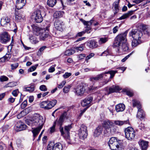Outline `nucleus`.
<instances>
[{
    "mask_svg": "<svg viewBox=\"0 0 150 150\" xmlns=\"http://www.w3.org/2000/svg\"><path fill=\"white\" fill-rule=\"evenodd\" d=\"M62 147L61 144L56 143L54 144L53 150H62Z\"/></svg>",
    "mask_w": 150,
    "mask_h": 150,
    "instance_id": "nucleus-34",
    "label": "nucleus"
},
{
    "mask_svg": "<svg viewBox=\"0 0 150 150\" xmlns=\"http://www.w3.org/2000/svg\"><path fill=\"white\" fill-rule=\"evenodd\" d=\"M57 103V101L56 100H54L52 101H50V106L51 108H52Z\"/></svg>",
    "mask_w": 150,
    "mask_h": 150,
    "instance_id": "nucleus-48",
    "label": "nucleus"
},
{
    "mask_svg": "<svg viewBox=\"0 0 150 150\" xmlns=\"http://www.w3.org/2000/svg\"><path fill=\"white\" fill-rule=\"evenodd\" d=\"M125 136L128 140H132L134 139L136 135L134 129L131 127H128L125 130Z\"/></svg>",
    "mask_w": 150,
    "mask_h": 150,
    "instance_id": "nucleus-6",
    "label": "nucleus"
},
{
    "mask_svg": "<svg viewBox=\"0 0 150 150\" xmlns=\"http://www.w3.org/2000/svg\"><path fill=\"white\" fill-rule=\"evenodd\" d=\"M75 52L74 50L73 49H68L66 50L64 53V55L66 56H69L74 54Z\"/></svg>",
    "mask_w": 150,
    "mask_h": 150,
    "instance_id": "nucleus-33",
    "label": "nucleus"
},
{
    "mask_svg": "<svg viewBox=\"0 0 150 150\" xmlns=\"http://www.w3.org/2000/svg\"><path fill=\"white\" fill-rule=\"evenodd\" d=\"M94 54L93 53H91L89 55H88L86 57L85 61L87 62H88V61L91 57H93L94 56Z\"/></svg>",
    "mask_w": 150,
    "mask_h": 150,
    "instance_id": "nucleus-51",
    "label": "nucleus"
},
{
    "mask_svg": "<svg viewBox=\"0 0 150 150\" xmlns=\"http://www.w3.org/2000/svg\"><path fill=\"white\" fill-rule=\"evenodd\" d=\"M48 31L45 30V32H42V33L39 36L40 39L41 40H44L49 36V34Z\"/></svg>",
    "mask_w": 150,
    "mask_h": 150,
    "instance_id": "nucleus-26",
    "label": "nucleus"
},
{
    "mask_svg": "<svg viewBox=\"0 0 150 150\" xmlns=\"http://www.w3.org/2000/svg\"><path fill=\"white\" fill-rule=\"evenodd\" d=\"M30 42L33 44H36L38 42V40L35 36H32L30 37Z\"/></svg>",
    "mask_w": 150,
    "mask_h": 150,
    "instance_id": "nucleus-44",
    "label": "nucleus"
},
{
    "mask_svg": "<svg viewBox=\"0 0 150 150\" xmlns=\"http://www.w3.org/2000/svg\"><path fill=\"white\" fill-rule=\"evenodd\" d=\"M32 18H34L36 23H40L43 21V17L41 14V10L38 9L35 11L32 15Z\"/></svg>",
    "mask_w": 150,
    "mask_h": 150,
    "instance_id": "nucleus-9",
    "label": "nucleus"
},
{
    "mask_svg": "<svg viewBox=\"0 0 150 150\" xmlns=\"http://www.w3.org/2000/svg\"><path fill=\"white\" fill-rule=\"evenodd\" d=\"M74 48L77 52H79V51H82L83 50L84 47L83 46H81L77 47Z\"/></svg>",
    "mask_w": 150,
    "mask_h": 150,
    "instance_id": "nucleus-55",
    "label": "nucleus"
},
{
    "mask_svg": "<svg viewBox=\"0 0 150 150\" xmlns=\"http://www.w3.org/2000/svg\"><path fill=\"white\" fill-rule=\"evenodd\" d=\"M127 33L125 32L117 36L115 38L114 45L115 47H119L118 50L127 52L129 50L128 45L126 42Z\"/></svg>",
    "mask_w": 150,
    "mask_h": 150,
    "instance_id": "nucleus-2",
    "label": "nucleus"
},
{
    "mask_svg": "<svg viewBox=\"0 0 150 150\" xmlns=\"http://www.w3.org/2000/svg\"><path fill=\"white\" fill-rule=\"evenodd\" d=\"M38 65V64H36L34 66L31 67L29 69H28V71L30 72H32L34 71L36 69Z\"/></svg>",
    "mask_w": 150,
    "mask_h": 150,
    "instance_id": "nucleus-50",
    "label": "nucleus"
},
{
    "mask_svg": "<svg viewBox=\"0 0 150 150\" xmlns=\"http://www.w3.org/2000/svg\"><path fill=\"white\" fill-rule=\"evenodd\" d=\"M143 35L142 31L138 29H133L129 32V36L132 37L133 39L140 40Z\"/></svg>",
    "mask_w": 150,
    "mask_h": 150,
    "instance_id": "nucleus-8",
    "label": "nucleus"
},
{
    "mask_svg": "<svg viewBox=\"0 0 150 150\" xmlns=\"http://www.w3.org/2000/svg\"><path fill=\"white\" fill-rule=\"evenodd\" d=\"M27 124L32 127H37L34 128L32 132L33 134V140L38 134L42 128L44 123V119L40 115L35 114L34 115L31 120L26 122Z\"/></svg>",
    "mask_w": 150,
    "mask_h": 150,
    "instance_id": "nucleus-1",
    "label": "nucleus"
},
{
    "mask_svg": "<svg viewBox=\"0 0 150 150\" xmlns=\"http://www.w3.org/2000/svg\"><path fill=\"white\" fill-rule=\"evenodd\" d=\"M26 3V0H17L16 3V7L18 9L22 8Z\"/></svg>",
    "mask_w": 150,
    "mask_h": 150,
    "instance_id": "nucleus-20",
    "label": "nucleus"
},
{
    "mask_svg": "<svg viewBox=\"0 0 150 150\" xmlns=\"http://www.w3.org/2000/svg\"><path fill=\"white\" fill-rule=\"evenodd\" d=\"M80 21L82 22L84 25H86L87 27H90V26L92 24L93 21V20H91L89 21H86L82 19H81Z\"/></svg>",
    "mask_w": 150,
    "mask_h": 150,
    "instance_id": "nucleus-39",
    "label": "nucleus"
},
{
    "mask_svg": "<svg viewBox=\"0 0 150 150\" xmlns=\"http://www.w3.org/2000/svg\"><path fill=\"white\" fill-rule=\"evenodd\" d=\"M108 40V38L106 37L100 38L98 40V43L100 45H102L106 42Z\"/></svg>",
    "mask_w": 150,
    "mask_h": 150,
    "instance_id": "nucleus-41",
    "label": "nucleus"
},
{
    "mask_svg": "<svg viewBox=\"0 0 150 150\" xmlns=\"http://www.w3.org/2000/svg\"><path fill=\"white\" fill-rule=\"evenodd\" d=\"M138 109L137 117L139 119L144 118L145 116V114L143 110L142 109V107L138 108Z\"/></svg>",
    "mask_w": 150,
    "mask_h": 150,
    "instance_id": "nucleus-25",
    "label": "nucleus"
},
{
    "mask_svg": "<svg viewBox=\"0 0 150 150\" xmlns=\"http://www.w3.org/2000/svg\"><path fill=\"white\" fill-rule=\"evenodd\" d=\"M86 56V54H81L78 56V57L79 59H84Z\"/></svg>",
    "mask_w": 150,
    "mask_h": 150,
    "instance_id": "nucleus-63",
    "label": "nucleus"
},
{
    "mask_svg": "<svg viewBox=\"0 0 150 150\" xmlns=\"http://www.w3.org/2000/svg\"><path fill=\"white\" fill-rule=\"evenodd\" d=\"M119 28V27L117 26L114 27L113 29V32L114 33H116L117 31H118V29Z\"/></svg>",
    "mask_w": 150,
    "mask_h": 150,
    "instance_id": "nucleus-64",
    "label": "nucleus"
},
{
    "mask_svg": "<svg viewBox=\"0 0 150 150\" xmlns=\"http://www.w3.org/2000/svg\"><path fill=\"white\" fill-rule=\"evenodd\" d=\"M47 47L46 46H43L41 47L39 50V51L37 53V55H41L42 52Z\"/></svg>",
    "mask_w": 150,
    "mask_h": 150,
    "instance_id": "nucleus-49",
    "label": "nucleus"
},
{
    "mask_svg": "<svg viewBox=\"0 0 150 150\" xmlns=\"http://www.w3.org/2000/svg\"><path fill=\"white\" fill-rule=\"evenodd\" d=\"M135 11V10H132L129 11L127 13L123 14L121 17H120L119 18V19L120 20H121L122 19H126L128 18L130 16H131Z\"/></svg>",
    "mask_w": 150,
    "mask_h": 150,
    "instance_id": "nucleus-29",
    "label": "nucleus"
},
{
    "mask_svg": "<svg viewBox=\"0 0 150 150\" xmlns=\"http://www.w3.org/2000/svg\"><path fill=\"white\" fill-rule=\"evenodd\" d=\"M142 150H147L148 147V142L141 140L139 142Z\"/></svg>",
    "mask_w": 150,
    "mask_h": 150,
    "instance_id": "nucleus-22",
    "label": "nucleus"
},
{
    "mask_svg": "<svg viewBox=\"0 0 150 150\" xmlns=\"http://www.w3.org/2000/svg\"><path fill=\"white\" fill-rule=\"evenodd\" d=\"M27 104V101L26 100H24L21 105V108L22 109L25 108L26 107Z\"/></svg>",
    "mask_w": 150,
    "mask_h": 150,
    "instance_id": "nucleus-52",
    "label": "nucleus"
},
{
    "mask_svg": "<svg viewBox=\"0 0 150 150\" xmlns=\"http://www.w3.org/2000/svg\"><path fill=\"white\" fill-rule=\"evenodd\" d=\"M64 14L63 11H56L54 14L53 16L54 18H60L62 17Z\"/></svg>",
    "mask_w": 150,
    "mask_h": 150,
    "instance_id": "nucleus-30",
    "label": "nucleus"
},
{
    "mask_svg": "<svg viewBox=\"0 0 150 150\" xmlns=\"http://www.w3.org/2000/svg\"><path fill=\"white\" fill-rule=\"evenodd\" d=\"M105 91H107V93H105V94L108 95L109 94L113 93L114 92H116L120 90L119 87L118 86L113 85L111 87H110L109 89V91H108V88H105Z\"/></svg>",
    "mask_w": 150,
    "mask_h": 150,
    "instance_id": "nucleus-14",
    "label": "nucleus"
},
{
    "mask_svg": "<svg viewBox=\"0 0 150 150\" xmlns=\"http://www.w3.org/2000/svg\"><path fill=\"white\" fill-rule=\"evenodd\" d=\"M40 89L41 91H46L47 90L46 86L44 85H42L40 86Z\"/></svg>",
    "mask_w": 150,
    "mask_h": 150,
    "instance_id": "nucleus-57",
    "label": "nucleus"
},
{
    "mask_svg": "<svg viewBox=\"0 0 150 150\" xmlns=\"http://www.w3.org/2000/svg\"><path fill=\"white\" fill-rule=\"evenodd\" d=\"M10 40V37L7 32H4L0 34V41L3 44H5Z\"/></svg>",
    "mask_w": 150,
    "mask_h": 150,
    "instance_id": "nucleus-11",
    "label": "nucleus"
},
{
    "mask_svg": "<svg viewBox=\"0 0 150 150\" xmlns=\"http://www.w3.org/2000/svg\"><path fill=\"white\" fill-rule=\"evenodd\" d=\"M140 42V40H138L134 39L132 42V46L133 47H135L139 44Z\"/></svg>",
    "mask_w": 150,
    "mask_h": 150,
    "instance_id": "nucleus-43",
    "label": "nucleus"
},
{
    "mask_svg": "<svg viewBox=\"0 0 150 150\" xmlns=\"http://www.w3.org/2000/svg\"><path fill=\"white\" fill-rule=\"evenodd\" d=\"M17 85V82H9L6 85L4 86V87H13L16 86Z\"/></svg>",
    "mask_w": 150,
    "mask_h": 150,
    "instance_id": "nucleus-37",
    "label": "nucleus"
},
{
    "mask_svg": "<svg viewBox=\"0 0 150 150\" xmlns=\"http://www.w3.org/2000/svg\"><path fill=\"white\" fill-rule=\"evenodd\" d=\"M87 45L90 48H93L97 47V42L94 41H90L88 42Z\"/></svg>",
    "mask_w": 150,
    "mask_h": 150,
    "instance_id": "nucleus-32",
    "label": "nucleus"
},
{
    "mask_svg": "<svg viewBox=\"0 0 150 150\" xmlns=\"http://www.w3.org/2000/svg\"><path fill=\"white\" fill-rule=\"evenodd\" d=\"M66 82L65 81H63L61 83L59 84L58 85V87L59 88H62L63 87V86L65 84Z\"/></svg>",
    "mask_w": 150,
    "mask_h": 150,
    "instance_id": "nucleus-61",
    "label": "nucleus"
},
{
    "mask_svg": "<svg viewBox=\"0 0 150 150\" xmlns=\"http://www.w3.org/2000/svg\"><path fill=\"white\" fill-rule=\"evenodd\" d=\"M18 92L19 91L18 89H16L13 90L12 91V94L13 96L16 97L18 95Z\"/></svg>",
    "mask_w": 150,
    "mask_h": 150,
    "instance_id": "nucleus-56",
    "label": "nucleus"
},
{
    "mask_svg": "<svg viewBox=\"0 0 150 150\" xmlns=\"http://www.w3.org/2000/svg\"><path fill=\"white\" fill-rule=\"evenodd\" d=\"M55 126L56 122H54L52 126L50 127L49 129V130L50 131V133H52L53 132H54L55 131Z\"/></svg>",
    "mask_w": 150,
    "mask_h": 150,
    "instance_id": "nucleus-46",
    "label": "nucleus"
},
{
    "mask_svg": "<svg viewBox=\"0 0 150 150\" xmlns=\"http://www.w3.org/2000/svg\"><path fill=\"white\" fill-rule=\"evenodd\" d=\"M10 18L8 16L4 17L1 20V24L2 26H5L7 24H10Z\"/></svg>",
    "mask_w": 150,
    "mask_h": 150,
    "instance_id": "nucleus-21",
    "label": "nucleus"
},
{
    "mask_svg": "<svg viewBox=\"0 0 150 150\" xmlns=\"http://www.w3.org/2000/svg\"><path fill=\"white\" fill-rule=\"evenodd\" d=\"M40 106L41 108H44L45 110H49L51 108L50 106L49 101L42 102L40 104Z\"/></svg>",
    "mask_w": 150,
    "mask_h": 150,
    "instance_id": "nucleus-23",
    "label": "nucleus"
},
{
    "mask_svg": "<svg viewBox=\"0 0 150 150\" xmlns=\"http://www.w3.org/2000/svg\"><path fill=\"white\" fill-rule=\"evenodd\" d=\"M11 57L10 53L7 54L3 57L0 58V62H4L6 59H9Z\"/></svg>",
    "mask_w": 150,
    "mask_h": 150,
    "instance_id": "nucleus-38",
    "label": "nucleus"
},
{
    "mask_svg": "<svg viewBox=\"0 0 150 150\" xmlns=\"http://www.w3.org/2000/svg\"><path fill=\"white\" fill-rule=\"evenodd\" d=\"M125 105L122 103H120L115 106V109L117 112H122L125 109Z\"/></svg>",
    "mask_w": 150,
    "mask_h": 150,
    "instance_id": "nucleus-28",
    "label": "nucleus"
},
{
    "mask_svg": "<svg viewBox=\"0 0 150 150\" xmlns=\"http://www.w3.org/2000/svg\"><path fill=\"white\" fill-rule=\"evenodd\" d=\"M35 90V87L33 85H31L30 86L24 87L23 91H27L30 93L33 92Z\"/></svg>",
    "mask_w": 150,
    "mask_h": 150,
    "instance_id": "nucleus-31",
    "label": "nucleus"
},
{
    "mask_svg": "<svg viewBox=\"0 0 150 150\" xmlns=\"http://www.w3.org/2000/svg\"><path fill=\"white\" fill-rule=\"evenodd\" d=\"M50 25L49 24L45 28H41L39 27L33 25L32 26L33 29V32L34 34L37 36H40L42 32H45V30L48 31L50 30Z\"/></svg>",
    "mask_w": 150,
    "mask_h": 150,
    "instance_id": "nucleus-7",
    "label": "nucleus"
},
{
    "mask_svg": "<svg viewBox=\"0 0 150 150\" xmlns=\"http://www.w3.org/2000/svg\"><path fill=\"white\" fill-rule=\"evenodd\" d=\"M101 133L99 132H97L96 130H95L94 134L93 136L95 137H98L99 135H100Z\"/></svg>",
    "mask_w": 150,
    "mask_h": 150,
    "instance_id": "nucleus-62",
    "label": "nucleus"
},
{
    "mask_svg": "<svg viewBox=\"0 0 150 150\" xmlns=\"http://www.w3.org/2000/svg\"><path fill=\"white\" fill-rule=\"evenodd\" d=\"M57 2V0H48L47 3L49 6L52 7L56 4Z\"/></svg>",
    "mask_w": 150,
    "mask_h": 150,
    "instance_id": "nucleus-36",
    "label": "nucleus"
},
{
    "mask_svg": "<svg viewBox=\"0 0 150 150\" xmlns=\"http://www.w3.org/2000/svg\"><path fill=\"white\" fill-rule=\"evenodd\" d=\"M88 135L87 127L82 125L79 130V136L80 139H83L87 137Z\"/></svg>",
    "mask_w": 150,
    "mask_h": 150,
    "instance_id": "nucleus-10",
    "label": "nucleus"
},
{
    "mask_svg": "<svg viewBox=\"0 0 150 150\" xmlns=\"http://www.w3.org/2000/svg\"><path fill=\"white\" fill-rule=\"evenodd\" d=\"M67 115V113L66 112H64L60 116L58 120H56V122L57 124L60 126V127H62L63 122L64 121V119Z\"/></svg>",
    "mask_w": 150,
    "mask_h": 150,
    "instance_id": "nucleus-19",
    "label": "nucleus"
},
{
    "mask_svg": "<svg viewBox=\"0 0 150 150\" xmlns=\"http://www.w3.org/2000/svg\"><path fill=\"white\" fill-rule=\"evenodd\" d=\"M93 100L92 97H90L84 99L81 102V105L83 107H90L91 105V102Z\"/></svg>",
    "mask_w": 150,
    "mask_h": 150,
    "instance_id": "nucleus-15",
    "label": "nucleus"
},
{
    "mask_svg": "<svg viewBox=\"0 0 150 150\" xmlns=\"http://www.w3.org/2000/svg\"><path fill=\"white\" fill-rule=\"evenodd\" d=\"M71 86L68 85L67 86H65L63 88V91L65 93H67L69 91V89L71 88Z\"/></svg>",
    "mask_w": 150,
    "mask_h": 150,
    "instance_id": "nucleus-53",
    "label": "nucleus"
},
{
    "mask_svg": "<svg viewBox=\"0 0 150 150\" xmlns=\"http://www.w3.org/2000/svg\"><path fill=\"white\" fill-rule=\"evenodd\" d=\"M103 127L101 126H98L95 130L97 132H99L100 133H102V132L103 131Z\"/></svg>",
    "mask_w": 150,
    "mask_h": 150,
    "instance_id": "nucleus-54",
    "label": "nucleus"
},
{
    "mask_svg": "<svg viewBox=\"0 0 150 150\" xmlns=\"http://www.w3.org/2000/svg\"><path fill=\"white\" fill-rule=\"evenodd\" d=\"M71 75V74L70 73L66 72L63 75V77L65 79L68 78Z\"/></svg>",
    "mask_w": 150,
    "mask_h": 150,
    "instance_id": "nucleus-58",
    "label": "nucleus"
},
{
    "mask_svg": "<svg viewBox=\"0 0 150 150\" xmlns=\"http://www.w3.org/2000/svg\"><path fill=\"white\" fill-rule=\"evenodd\" d=\"M104 128V134L106 136H109L113 135L116 131V127L112 121L108 120L104 122L103 124Z\"/></svg>",
    "mask_w": 150,
    "mask_h": 150,
    "instance_id": "nucleus-3",
    "label": "nucleus"
},
{
    "mask_svg": "<svg viewBox=\"0 0 150 150\" xmlns=\"http://www.w3.org/2000/svg\"><path fill=\"white\" fill-rule=\"evenodd\" d=\"M8 78L5 76H1L0 77V81L1 82L7 81H8Z\"/></svg>",
    "mask_w": 150,
    "mask_h": 150,
    "instance_id": "nucleus-45",
    "label": "nucleus"
},
{
    "mask_svg": "<svg viewBox=\"0 0 150 150\" xmlns=\"http://www.w3.org/2000/svg\"><path fill=\"white\" fill-rule=\"evenodd\" d=\"M114 123L116 125L120 126L129 125V120H115L114 121Z\"/></svg>",
    "mask_w": 150,
    "mask_h": 150,
    "instance_id": "nucleus-24",
    "label": "nucleus"
},
{
    "mask_svg": "<svg viewBox=\"0 0 150 150\" xmlns=\"http://www.w3.org/2000/svg\"><path fill=\"white\" fill-rule=\"evenodd\" d=\"M133 106V107L136 106L137 108H139L142 107L141 105L139 102L136 100H133L132 101Z\"/></svg>",
    "mask_w": 150,
    "mask_h": 150,
    "instance_id": "nucleus-35",
    "label": "nucleus"
},
{
    "mask_svg": "<svg viewBox=\"0 0 150 150\" xmlns=\"http://www.w3.org/2000/svg\"><path fill=\"white\" fill-rule=\"evenodd\" d=\"M120 0H117L115 1L113 4V6L114 7V8L115 10L114 12V14H115L117 13L119 11V3Z\"/></svg>",
    "mask_w": 150,
    "mask_h": 150,
    "instance_id": "nucleus-27",
    "label": "nucleus"
},
{
    "mask_svg": "<svg viewBox=\"0 0 150 150\" xmlns=\"http://www.w3.org/2000/svg\"><path fill=\"white\" fill-rule=\"evenodd\" d=\"M72 124L65 126L64 127V131L63 127H60L59 130L61 133V135L67 140L69 141L70 140L69 131L72 128Z\"/></svg>",
    "mask_w": 150,
    "mask_h": 150,
    "instance_id": "nucleus-4",
    "label": "nucleus"
},
{
    "mask_svg": "<svg viewBox=\"0 0 150 150\" xmlns=\"http://www.w3.org/2000/svg\"><path fill=\"white\" fill-rule=\"evenodd\" d=\"M117 72V71H110L108 72H105L104 73H103L98 75L96 77H91L90 78V80L93 82H95V81H98L99 79H102L105 75V76H107L105 75L106 74H110V78H112L114 77L115 74Z\"/></svg>",
    "mask_w": 150,
    "mask_h": 150,
    "instance_id": "nucleus-5",
    "label": "nucleus"
},
{
    "mask_svg": "<svg viewBox=\"0 0 150 150\" xmlns=\"http://www.w3.org/2000/svg\"><path fill=\"white\" fill-rule=\"evenodd\" d=\"M118 140H117V138L115 137H112L109 140L108 142V145L112 144H114L115 142H118Z\"/></svg>",
    "mask_w": 150,
    "mask_h": 150,
    "instance_id": "nucleus-40",
    "label": "nucleus"
},
{
    "mask_svg": "<svg viewBox=\"0 0 150 150\" xmlns=\"http://www.w3.org/2000/svg\"><path fill=\"white\" fill-rule=\"evenodd\" d=\"M133 52H132L130 54L126 56L125 58H124L121 61L122 62H125L127 60V59L133 53Z\"/></svg>",
    "mask_w": 150,
    "mask_h": 150,
    "instance_id": "nucleus-59",
    "label": "nucleus"
},
{
    "mask_svg": "<svg viewBox=\"0 0 150 150\" xmlns=\"http://www.w3.org/2000/svg\"><path fill=\"white\" fill-rule=\"evenodd\" d=\"M54 143L51 142L48 145L47 150H53Z\"/></svg>",
    "mask_w": 150,
    "mask_h": 150,
    "instance_id": "nucleus-47",
    "label": "nucleus"
},
{
    "mask_svg": "<svg viewBox=\"0 0 150 150\" xmlns=\"http://www.w3.org/2000/svg\"><path fill=\"white\" fill-rule=\"evenodd\" d=\"M18 66V63H16L14 64H12L11 65V67L12 69H16Z\"/></svg>",
    "mask_w": 150,
    "mask_h": 150,
    "instance_id": "nucleus-60",
    "label": "nucleus"
},
{
    "mask_svg": "<svg viewBox=\"0 0 150 150\" xmlns=\"http://www.w3.org/2000/svg\"><path fill=\"white\" fill-rule=\"evenodd\" d=\"M138 26V28L142 30L144 34L148 36L150 35V27L149 25L143 24H139Z\"/></svg>",
    "mask_w": 150,
    "mask_h": 150,
    "instance_id": "nucleus-12",
    "label": "nucleus"
},
{
    "mask_svg": "<svg viewBox=\"0 0 150 150\" xmlns=\"http://www.w3.org/2000/svg\"><path fill=\"white\" fill-rule=\"evenodd\" d=\"M85 91L84 86L79 85L75 88V92L78 96H81L83 94Z\"/></svg>",
    "mask_w": 150,
    "mask_h": 150,
    "instance_id": "nucleus-16",
    "label": "nucleus"
},
{
    "mask_svg": "<svg viewBox=\"0 0 150 150\" xmlns=\"http://www.w3.org/2000/svg\"><path fill=\"white\" fill-rule=\"evenodd\" d=\"M16 130L17 131H20L25 129L27 127V126L21 121H19L16 124Z\"/></svg>",
    "mask_w": 150,
    "mask_h": 150,
    "instance_id": "nucleus-18",
    "label": "nucleus"
},
{
    "mask_svg": "<svg viewBox=\"0 0 150 150\" xmlns=\"http://www.w3.org/2000/svg\"><path fill=\"white\" fill-rule=\"evenodd\" d=\"M64 25L63 22L59 19L56 20L54 23V25L56 29L59 31L62 30V26Z\"/></svg>",
    "mask_w": 150,
    "mask_h": 150,
    "instance_id": "nucleus-17",
    "label": "nucleus"
},
{
    "mask_svg": "<svg viewBox=\"0 0 150 150\" xmlns=\"http://www.w3.org/2000/svg\"><path fill=\"white\" fill-rule=\"evenodd\" d=\"M123 141L118 140V142H115L114 144H112L109 145L110 149L112 150H118L120 147L123 146Z\"/></svg>",
    "mask_w": 150,
    "mask_h": 150,
    "instance_id": "nucleus-13",
    "label": "nucleus"
},
{
    "mask_svg": "<svg viewBox=\"0 0 150 150\" xmlns=\"http://www.w3.org/2000/svg\"><path fill=\"white\" fill-rule=\"evenodd\" d=\"M15 16L16 20L18 22L22 18V15L21 14L18 13V12L16 11H15Z\"/></svg>",
    "mask_w": 150,
    "mask_h": 150,
    "instance_id": "nucleus-42",
    "label": "nucleus"
}]
</instances>
